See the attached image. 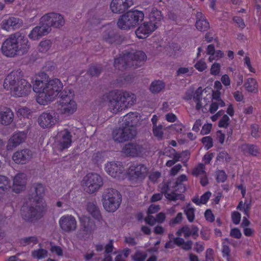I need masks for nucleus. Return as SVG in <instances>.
I'll return each instance as SVG.
<instances>
[{
	"label": "nucleus",
	"instance_id": "f257e3e1",
	"mask_svg": "<svg viewBox=\"0 0 261 261\" xmlns=\"http://www.w3.org/2000/svg\"><path fill=\"white\" fill-rule=\"evenodd\" d=\"M44 187L39 183L34 184L29 191L28 198L21 208V215L25 221L32 222L42 218L46 211L43 201Z\"/></svg>",
	"mask_w": 261,
	"mask_h": 261
},
{
	"label": "nucleus",
	"instance_id": "f03ea898",
	"mask_svg": "<svg viewBox=\"0 0 261 261\" xmlns=\"http://www.w3.org/2000/svg\"><path fill=\"white\" fill-rule=\"evenodd\" d=\"M34 92L39 94L37 101L45 105L47 102L53 101L55 98L60 99V94L63 91V84L58 79L43 81L37 79L33 86Z\"/></svg>",
	"mask_w": 261,
	"mask_h": 261
},
{
	"label": "nucleus",
	"instance_id": "7ed1b4c3",
	"mask_svg": "<svg viewBox=\"0 0 261 261\" xmlns=\"http://www.w3.org/2000/svg\"><path fill=\"white\" fill-rule=\"evenodd\" d=\"M138 112L129 113L124 116L120 122V126L112 132L113 140L123 143L133 139L137 134L136 125L139 121Z\"/></svg>",
	"mask_w": 261,
	"mask_h": 261
},
{
	"label": "nucleus",
	"instance_id": "20e7f679",
	"mask_svg": "<svg viewBox=\"0 0 261 261\" xmlns=\"http://www.w3.org/2000/svg\"><path fill=\"white\" fill-rule=\"evenodd\" d=\"M20 74L19 70L12 71L8 75L4 82V88L10 90L11 95L15 97L25 96L31 91V84L22 79Z\"/></svg>",
	"mask_w": 261,
	"mask_h": 261
},
{
	"label": "nucleus",
	"instance_id": "39448f33",
	"mask_svg": "<svg viewBox=\"0 0 261 261\" xmlns=\"http://www.w3.org/2000/svg\"><path fill=\"white\" fill-rule=\"evenodd\" d=\"M146 58V55L142 51L129 53L115 59L114 65L116 68L120 70L127 68L136 69L144 64Z\"/></svg>",
	"mask_w": 261,
	"mask_h": 261
},
{
	"label": "nucleus",
	"instance_id": "423d86ee",
	"mask_svg": "<svg viewBox=\"0 0 261 261\" xmlns=\"http://www.w3.org/2000/svg\"><path fill=\"white\" fill-rule=\"evenodd\" d=\"M144 17V13L141 11H128L119 16L117 24L121 30H129L135 28L142 22Z\"/></svg>",
	"mask_w": 261,
	"mask_h": 261
},
{
	"label": "nucleus",
	"instance_id": "0eeeda50",
	"mask_svg": "<svg viewBox=\"0 0 261 261\" xmlns=\"http://www.w3.org/2000/svg\"><path fill=\"white\" fill-rule=\"evenodd\" d=\"M102 201L103 207L107 211L114 212L120 205L121 195L114 189H106L102 194Z\"/></svg>",
	"mask_w": 261,
	"mask_h": 261
},
{
	"label": "nucleus",
	"instance_id": "6e6552de",
	"mask_svg": "<svg viewBox=\"0 0 261 261\" xmlns=\"http://www.w3.org/2000/svg\"><path fill=\"white\" fill-rule=\"evenodd\" d=\"M60 95L59 102L61 104L62 113L67 116L74 113L77 106L75 102L72 99L73 96L72 91L69 89H64Z\"/></svg>",
	"mask_w": 261,
	"mask_h": 261
},
{
	"label": "nucleus",
	"instance_id": "1a4fd4ad",
	"mask_svg": "<svg viewBox=\"0 0 261 261\" xmlns=\"http://www.w3.org/2000/svg\"><path fill=\"white\" fill-rule=\"evenodd\" d=\"M103 184L102 178L96 173H88L83 179L84 190L89 194H93L97 192Z\"/></svg>",
	"mask_w": 261,
	"mask_h": 261
},
{
	"label": "nucleus",
	"instance_id": "9d476101",
	"mask_svg": "<svg viewBox=\"0 0 261 261\" xmlns=\"http://www.w3.org/2000/svg\"><path fill=\"white\" fill-rule=\"evenodd\" d=\"M103 99L108 102L109 110L114 113L124 109L122 103L120 102L118 90L112 91L103 95Z\"/></svg>",
	"mask_w": 261,
	"mask_h": 261
},
{
	"label": "nucleus",
	"instance_id": "9b49d317",
	"mask_svg": "<svg viewBox=\"0 0 261 261\" xmlns=\"http://www.w3.org/2000/svg\"><path fill=\"white\" fill-rule=\"evenodd\" d=\"M171 181H168L164 184L161 188V193L153 194L150 199L151 202H156L162 199L163 194H164L165 197L169 200L175 201L180 196L179 194L174 193V192L169 193V186H171Z\"/></svg>",
	"mask_w": 261,
	"mask_h": 261
},
{
	"label": "nucleus",
	"instance_id": "f8f14e48",
	"mask_svg": "<svg viewBox=\"0 0 261 261\" xmlns=\"http://www.w3.org/2000/svg\"><path fill=\"white\" fill-rule=\"evenodd\" d=\"M148 169L144 164L132 166L129 173L130 178L137 181H142L147 176Z\"/></svg>",
	"mask_w": 261,
	"mask_h": 261
},
{
	"label": "nucleus",
	"instance_id": "ddd939ff",
	"mask_svg": "<svg viewBox=\"0 0 261 261\" xmlns=\"http://www.w3.org/2000/svg\"><path fill=\"white\" fill-rule=\"evenodd\" d=\"M43 22H46L49 27L60 28L64 24L63 17L59 13H49L42 16Z\"/></svg>",
	"mask_w": 261,
	"mask_h": 261
},
{
	"label": "nucleus",
	"instance_id": "4468645a",
	"mask_svg": "<svg viewBox=\"0 0 261 261\" xmlns=\"http://www.w3.org/2000/svg\"><path fill=\"white\" fill-rule=\"evenodd\" d=\"M13 36V34L11 35L3 43L2 46L3 53L7 57H14L18 54L16 46L17 41L15 40Z\"/></svg>",
	"mask_w": 261,
	"mask_h": 261
},
{
	"label": "nucleus",
	"instance_id": "2eb2a0df",
	"mask_svg": "<svg viewBox=\"0 0 261 261\" xmlns=\"http://www.w3.org/2000/svg\"><path fill=\"white\" fill-rule=\"evenodd\" d=\"M51 31L48 24L46 22H43L42 17L40 18V21L38 26L34 28L29 35L30 38L33 40H37L46 35Z\"/></svg>",
	"mask_w": 261,
	"mask_h": 261
},
{
	"label": "nucleus",
	"instance_id": "dca6fc26",
	"mask_svg": "<svg viewBox=\"0 0 261 261\" xmlns=\"http://www.w3.org/2000/svg\"><path fill=\"white\" fill-rule=\"evenodd\" d=\"M71 137V133L67 129H65L59 133L57 135L58 149L62 151L65 149L68 148L72 142Z\"/></svg>",
	"mask_w": 261,
	"mask_h": 261
},
{
	"label": "nucleus",
	"instance_id": "f3484780",
	"mask_svg": "<svg viewBox=\"0 0 261 261\" xmlns=\"http://www.w3.org/2000/svg\"><path fill=\"white\" fill-rule=\"evenodd\" d=\"M14 38L16 40V46L18 55H21L26 54L29 48L30 45L28 38L19 32L13 34Z\"/></svg>",
	"mask_w": 261,
	"mask_h": 261
},
{
	"label": "nucleus",
	"instance_id": "a211bd4d",
	"mask_svg": "<svg viewBox=\"0 0 261 261\" xmlns=\"http://www.w3.org/2000/svg\"><path fill=\"white\" fill-rule=\"evenodd\" d=\"M57 120L54 112H44L38 118L39 125L43 128H50L55 125Z\"/></svg>",
	"mask_w": 261,
	"mask_h": 261
},
{
	"label": "nucleus",
	"instance_id": "6ab92c4d",
	"mask_svg": "<svg viewBox=\"0 0 261 261\" xmlns=\"http://www.w3.org/2000/svg\"><path fill=\"white\" fill-rule=\"evenodd\" d=\"M133 5L132 0H112L110 4V9L114 13L121 14Z\"/></svg>",
	"mask_w": 261,
	"mask_h": 261
},
{
	"label": "nucleus",
	"instance_id": "aec40b11",
	"mask_svg": "<svg viewBox=\"0 0 261 261\" xmlns=\"http://www.w3.org/2000/svg\"><path fill=\"white\" fill-rule=\"evenodd\" d=\"M59 225L63 231L68 232L76 229V221L71 215L64 216L60 219Z\"/></svg>",
	"mask_w": 261,
	"mask_h": 261
},
{
	"label": "nucleus",
	"instance_id": "412c9836",
	"mask_svg": "<svg viewBox=\"0 0 261 261\" xmlns=\"http://www.w3.org/2000/svg\"><path fill=\"white\" fill-rule=\"evenodd\" d=\"M156 29V24L152 22H144L138 28L135 33L139 38L144 39Z\"/></svg>",
	"mask_w": 261,
	"mask_h": 261
},
{
	"label": "nucleus",
	"instance_id": "4be33fe9",
	"mask_svg": "<svg viewBox=\"0 0 261 261\" xmlns=\"http://www.w3.org/2000/svg\"><path fill=\"white\" fill-rule=\"evenodd\" d=\"M106 172L114 178H119L123 171V167L120 163L111 162L105 165Z\"/></svg>",
	"mask_w": 261,
	"mask_h": 261
},
{
	"label": "nucleus",
	"instance_id": "5701e85b",
	"mask_svg": "<svg viewBox=\"0 0 261 261\" xmlns=\"http://www.w3.org/2000/svg\"><path fill=\"white\" fill-rule=\"evenodd\" d=\"M27 132L22 131L15 133L9 140L7 145V150L12 149L23 142L27 138Z\"/></svg>",
	"mask_w": 261,
	"mask_h": 261
},
{
	"label": "nucleus",
	"instance_id": "b1692460",
	"mask_svg": "<svg viewBox=\"0 0 261 261\" xmlns=\"http://www.w3.org/2000/svg\"><path fill=\"white\" fill-rule=\"evenodd\" d=\"M32 158V152L29 149H24L15 152L13 155V160L17 164H24Z\"/></svg>",
	"mask_w": 261,
	"mask_h": 261
},
{
	"label": "nucleus",
	"instance_id": "393cba45",
	"mask_svg": "<svg viewBox=\"0 0 261 261\" xmlns=\"http://www.w3.org/2000/svg\"><path fill=\"white\" fill-rule=\"evenodd\" d=\"M80 229L85 234L92 233L96 228V225L93 220L89 217L83 216L80 218Z\"/></svg>",
	"mask_w": 261,
	"mask_h": 261
},
{
	"label": "nucleus",
	"instance_id": "a878e982",
	"mask_svg": "<svg viewBox=\"0 0 261 261\" xmlns=\"http://www.w3.org/2000/svg\"><path fill=\"white\" fill-rule=\"evenodd\" d=\"M26 176L23 173L17 174L14 178L12 190L16 193H19L23 191L26 186Z\"/></svg>",
	"mask_w": 261,
	"mask_h": 261
},
{
	"label": "nucleus",
	"instance_id": "bb28decb",
	"mask_svg": "<svg viewBox=\"0 0 261 261\" xmlns=\"http://www.w3.org/2000/svg\"><path fill=\"white\" fill-rule=\"evenodd\" d=\"M143 151L142 145L137 143H129L125 144L122 148V152L127 155L137 156L141 154Z\"/></svg>",
	"mask_w": 261,
	"mask_h": 261
},
{
	"label": "nucleus",
	"instance_id": "cd10ccee",
	"mask_svg": "<svg viewBox=\"0 0 261 261\" xmlns=\"http://www.w3.org/2000/svg\"><path fill=\"white\" fill-rule=\"evenodd\" d=\"M22 22L18 18L10 17L3 20L1 25L3 29L9 31L11 29L15 30L18 29L22 25Z\"/></svg>",
	"mask_w": 261,
	"mask_h": 261
},
{
	"label": "nucleus",
	"instance_id": "c85d7f7f",
	"mask_svg": "<svg viewBox=\"0 0 261 261\" xmlns=\"http://www.w3.org/2000/svg\"><path fill=\"white\" fill-rule=\"evenodd\" d=\"M118 92L121 97L120 102L122 103L124 109L135 103L136 97L134 94L120 90H118Z\"/></svg>",
	"mask_w": 261,
	"mask_h": 261
},
{
	"label": "nucleus",
	"instance_id": "c756f323",
	"mask_svg": "<svg viewBox=\"0 0 261 261\" xmlns=\"http://www.w3.org/2000/svg\"><path fill=\"white\" fill-rule=\"evenodd\" d=\"M198 228L194 225H192L191 227L188 225H185L179 229L176 233L178 236H180L183 233L184 237L187 239L192 236L194 239H196L199 236Z\"/></svg>",
	"mask_w": 261,
	"mask_h": 261
},
{
	"label": "nucleus",
	"instance_id": "7c9ffc66",
	"mask_svg": "<svg viewBox=\"0 0 261 261\" xmlns=\"http://www.w3.org/2000/svg\"><path fill=\"white\" fill-rule=\"evenodd\" d=\"M14 114L9 108L0 109V123L4 125L10 124L13 121Z\"/></svg>",
	"mask_w": 261,
	"mask_h": 261
},
{
	"label": "nucleus",
	"instance_id": "2f4dec72",
	"mask_svg": "<svg viewBox=\"0 0 261 261\" xmlns=\"http://www.w3.org/2000/svg\"><path fill=\"white\" fill-rule=\"evenodd\" d=\"M87 210L95 219L98 221L102 220V216L96 201L89 202L87 205Z\"/></svg>",
	"mask_w": 261,
	"mask_h": 261
},
{
	"label": "nucleus",
	"instance_id": "473e14b6",
	"mask_svg": "<svg viewBox=\"0 0 261 261\" xmlns=\"http://www.w3.org/2000/svg\"><path fill=\"white\" fill-rule=\"evenodd\" d=\"M241 149L244 153H249L254 156H257L260 154L258 147L254 144H244L242 145Z\"/></svg>",
	"mask_w": 261,
	"mask_h": 261
},
{
	"label": "nucleus",
	"instance_id": "72a5a7b5",
	"mask_svg": "<svg viewBox=\"0 0 261 261\" xmlns=\"http://www.w3.org/2000/svg\"><path fill=\"white\" fill-rule=\"evenodd\" d=\"M163 19V16L161 12L158 10L156 8H153L150 14V20L149 22H152L156 24V27L158 28L159 22Z\"/></svg>",
	"mask_w": 261,
	"mask_h": 261
},
{
	"label": "nucleus",
	"instance_id": "f704fd0d",
	"mask_svg": "<svg viewBox=\"0 0 261 261\" xmlns=\"http://www.w3.org/2000/svg\"><path fill=\"white\" fill-rule=\"evenodd\" d=\"M165 86V84L162 81L155 80L151 83L149 89L151 93L156 94L164 89Z\"/></svg>",
	"mask_w": 261,
	"mask_h": 261
},
{
	"label": "nucleus",
	"instance_id": "c9c22d12",
	"mask_svg": "<svg viewBox=\"0 0 261 261\" xmlns=\"http://www.w3.org/2000/svg\"><path fill=\"white\" fill-rule=\"evenodd\" d=\"M244 87L246 90L251 93L257 92V83L256 81L253 78H249L245 82Z\"/></svg>",
	"mask_w": 261,
	"mask_h": 261
},
{
	"label": "nucleus",
	"instance_id": "e433bc0d",
	"mask_svg": "<svg viewBox=\"0 0 261 261\" xmlns=\"http://www.w3.org/2000/svg\"><path fill=\"white\" fill-rule=\"evenodd\" d=\"M10 187V180L7 176L0 175V194L7 192Z\"/></svg>",
	"mask_w": 261,
	"mask_h": 261
},
{
	"label": "nucleus",
	"instance_id": "4c0bfd02",
	"mask_svg": "<svg viewBox=\"0 0 261 261\" xmlns=\"http://www.w3.org/2000/svg\"><path fill=\"white\" fill-rule=\"evenodd\" d=\"M103 40L109 44H112L116 40V36L113 30L108 29L102 34Z\"/></svg>",
	"mask_w": 261,
	"mask_h": 261
},
{
	"label": "nucleus",
	"instance_id": "58836bf2",
	"mask_svg": "<svg viewBox=\"0 0 261 261\" xmlns=\"http://www.w3.org/2000/svg\"><path fill=\"white\" fill-rule=\"evenodd\" d=\"M202 88L199 87L196 90L193 96V100L196 102V109L197 110H199L202 108L201 100L202 99Z\"/></svg>",
	"mask_w": 261,
	"mask_h": 261
},
{
	"label": "nucleus",
	"instance_id": "ea45409f",
	"mask_svg": "<svg viewBox=\"0 0 261 261\" xmlns=\"http://www.w3.org/2000/svg\"><path fill=\"white\" fill-rule=\"evenodd\" d=\"M38 238L35 236L29 237H25L21 239L20 240V243L21 245L23 246L29 245L31 243H33V244H36L38 243Z\"/></svg>",
	"mask_w": 261,
	"mask_h": 261
},
{
	"label": "nucleus",
	"instance_id": "a19ab883",
	"mask_svg": "<svg viewBox=\"0 0 261 261\" xmlns=\"http://www.w3.org/2000/svg\"><path fill=\"white\" fill-rule=\"evenodd\" d=\"M102 70L100 65H93L90 67L88 72L92 76H98Z\"/></svg>",
	"mask_w": 261,
	"mask_h": 261
},
{
	"label": "nucleus",
	"instance_id": "79ce46f5",
	"mask_svg": "<svg viewBox=\"0 0 261 261\" xmlns=\"http://www.w3.org/2000/svg\"><path fill=\"white\" fill-rule=\"evenodd\" d=\"M195 25L197 29L201 32L206 31L210 28L209 23L206 19L196 21Z\"/></svg>",
	"mask_w": 261,
	"mask_h": 261
},
{
	"label": "nucleus",
	"instance_id": "37998d69",
	"mask_svg": "<svg viewBox=\"0 0 261 261\" xmlns=\"http://www.w3.org/2000/svg\"><path fill=\"white\" fill-rule=\"evenodd\" d=\"M47 250L43 249H39L32 251V255L34 258L37 259H41L45 257L47 255Z\"/></svg>",
	"mask_w": 261,
	"mask_h": 261
},
{
	"label": "nucleus",
	"instance_id": "c03bdc74",
	"mask_svg": "<svg viewBox=\"0 0 261 261\" xmlns=\"http://www.w3.org/2000/svg\"><path fill=\"white\" fill-rule=\"evenodd\" d=\"M51 46V41L49 40L42 41L39 45L38 49L40 52H45L48 50Z\"/></svg>",
	"mask_w": 261,
	"mask_h": 261
},
{
	"label": "nucleus",
	"instance_id": "a18cd8bd",
	"mask_svg": "<svg viewBox=\"0 0 261 261\" xmlns=\"http://www.w3.org/2000/svg\"><path fill=\"white\" fill-rule=\"evenodd\" d=\"M195 209L193 207L187 206V208L185 210V213L187 216V219L189 222H192L195 219L194 214Z\"/></svg>",
	"mask_w": 261,
	"mask_h": 261
},
{
	"label": "nucleus",
	"instance_id": "49530a36",
	"mask_svg": "<svg viewBox=\"0 0 261 261\" xmlns=\"http://www.w3.org/2000/svg\"><path fill=\"white\" fill-rule=\"evenodd\" d=\"M204 166L202 164H199L195 167L193 171L192 174L193 175L197 176L200 175H204L205 172L204 171Z\"/></svg>",
	"mask_w": 261,
	"mask_h": 261
},
{
	"label": "nucleus",
	"instance_id": "de8ad7c7",
	"mask_svg": "<svg viewBox=\"0 0 261 261\" xmlns=\"http://www.w3.org/2000/svg\"><path fill=\"white\" fill-rule=\"evenodd\" d=\"M202 142L205 145L207 150L209 149L213 146V139L210 136L204 137L202 140Z\"/></svg>",
	"mask_w": 261,
	"mask_h": 261
},
{
	"label": "nucleus",
	"instance_id": "09e8293b",
	"mask_svg": "<svg viewBox=\"0 0 261 261\" xmlns=\"http://www.w3.org/2000/svg\"><path fill=\"white\" fill-rule=\"evenodd\" d=\"M182 219V214L181 213H178L176 216L172 219L169 223L171 226H174L176 224H179L181 222Z\"/></svg>",
	"mask_w": 261,
	"mask_h": 261
},
{
	"label": "nucleus",
	"instance_id": "8fccbe9b",
	"mask_svg": "<svg viewBox=\"0 0 261 261\" xmlns=\"http://www.w3.org/2000/svg\"><path fill=\"white\" fill-rule=\"evenodd\" d=\"M229 118L227 115H224L222 118L220 120L218 126L220 127H226L228 125Z\"/></svg>",
	"mask_w": 261,
	"mask_h": 261
},
{
	"label": "nucleus",
	"instance_id": "3c124183",
	"mask_svg": "<svg viewBox=\"0 0 261 261\" xmlns=\"http://www.w3.org/2000/svg\"><path fill=\"white\" fill-rule=\"evenodd\" d=\"M227 176L225 172L223 170H219L217 172V181L218 182H223L226 179Z\"/></svg>",
	"mask_w": 261,
	"mask_h": 261
},
{
	"label": "nucleus",
	"instance_id": "603ef678",
	"mask_svg": "<svg viewBox=\"0 0 261 261\" xmlns=\"http://www.w3.org/2000/svg\"><path fill=\"white\" fill-rule=\"evenodd\" d=\"M169 181H171V186H169V189L170 188H176L178 187H182L183 190H186V188L184 185L182 184V181L179 180V179L177 178L175 181L174 180H169Z\"/></svg>",
	"mask_w": 261,
	"mask_h": 261
},
{
	"label": "nucleus",
	"instance_id": "864d4df0",
	"mask_svg": "<svg viewBox=\"0 0 261 261\" xmlns=\"http://www.w3.org/2000/svg\"><path fill=\"white\" fill-rule=\"evenodd\" d=\"M163 126L161 125L159 126H153V133L154 136L161 138L162 137L163 133L162 132Z\"/></svg>",
	"mask_w": 261,
	"mask_h": 261
},
{
	"label": "nucleus",
	"instance_id": "5fc2aeb1",
	"mask_svg": "<svg viewBox=\"0 0 261 261\" xmlns=\"http://www.w3.org/2000/svg\"><path fill=\"white\" fill-rule=\"evenodd\" d=\"M161 207L159 205L151 204L147 211V213L149 215L154 214L159 212Z\"/></svg>",
	"mask_w": 261,
	"mask_h": 261
},
{
	"label": "nucleus",
	"instance_id": "6e6d98bb",
	"mask_svg": "<svg viewBox=\"0 0 261 261\" xmlns=\"http://www.w3.org/2000/svg\"><path fill=\"white\" fill-rule=\"evenodd\" d=\"M230 236L236 239H240L242 237V233L238 228H234L231 229L230 232Z\"/></svg>",
	"mask_w": 261,
	"mask_h": 261
},
{
	"label": "nucleus",
	"instance_id": "4d7b16f0",
	"mask_svg": "<svg viewBox=\"0 0 261 261\" xmlns=\"http://www.w3.org/2000/svg\"><path fill=\"white\" fill-rule=\"evenodd\" d=\"M220 65L219 63H215L213 64L211 69V73L213 75H217L219 73Z\"/></svg>",
	"mask_w": 261,
	"mask_h": 261
},
{
	"label": "nucleus",
	"instance_id": "13d9d810",
	"mask_svg": "<svg viewBox=\"0 0 261 261\" xmlns=\"http://www.w3.org/2000/svg\"><path fill=\"white\" fill-rule=\"evenodd\" d=\"M251 135L254 138H257L259 136V127L257 124H252L251 126Z\"/></svg>",
	"mask_w": 261,
	"mask_h": 261
},
{
	"label": "nucleus",
	"instance_id": "bf43d9fd",
	"mask_svg": "<svg viewBox=\"0 0 261 261\" xmlns=\"http://www.w3.org/2000/svg\"><path fill=\"white\" fill-rule=\"evenodd\" d=\"M232 222L235 224H238L241 220V214L238 212H233L231 214Z\"/></svg>",
	"mask_w": 261,
	"mask_h": 261
},
{
	"label": "nucleus",
	"instance_id": "052dcab7",
	"mask_svg": "<svg viewBox=\"0 0 261 261\" xmlns=\"http://www.w3.org/2000/svg\"><path fill=\"white\" fill-rule=\"evenodd\" d=\"M195 67L199 71H203L206 68V65L205 62L200 60L195 65Z\"/></svg>",
	"mask_w": 261,
	"mask_h": 261
},
{
	"label": "nucleus",
	"instance_id": "680f3d73",
	"mask_svg": "<svg viewBox=\"0 0 261 261\" xmlns=\"http://www.w3.org/2000/svg\"><path fill=\"white\" fill-rule=\"evenodd\" d=\"M211 196V193L209 191L205 192L204 194H203L200 199V203L201 204H205L208 200L210 199Z\"/></svg>",
	"mask_w": 261,
	"mask_h": 261
},
{
	"label": "nucleus",
	"instance_id": "e2e57ef3",
	"mask_svg": "<svg viewBox=\"0 0 261 261\" xmlns=\"http://www.w3.org/2000/svg\"><path fill=\"white\" fill-rule=\"evenodd\" d=\"M204 216L206 220L211 222L214 221V216L211 210L208 209L206 210L204 213Z\"/></svg>",
	"mask_w": 261,
	"mask_h": 261
},
{
	"label": "nucleus",
	"instance_id": "0e129e2a",
	"mask_svg": "<svg viewBox=\"0 0 261 261\" xmlns=\"http://www.w3.org/2000/svg\"><path fill=\"white\" fill-rule=\"evenodd\" d=\"M212 125L211 124H204L202 126V129L201 130V134L203 135L208 134L212 129Z\"/></svg>",
	"mask_w": 261,
	"mask_h": 261
},
{
	"label": "nucleus",
	"instance_id": "69168bd1",
	"mask_svg": "<svg viewBox=\"0 0 261 261\" xmlns=\"http://www.w3.org/2000/svg\"><path fill=\"white\" fill-rule=\"evenodd\" d=\"M161 176V173L159 172H155L151 173L149 176V179L150 181L155 182Z\"/></svg>",
	"mask_w": 261,
	"mask_h": 261
},
{
	"label": "nucleus",
	"instance_id": "338daca9",
	"mask_svg": "<svg viewBox=\"0 0 261 261\" xmlns=\"http://www.w3.org/2000/svg\"><path fill=\"white\" fill-rule=\"evenodd\" d=\"M213 250L211 248H208L206 250L205 252V261H212Z\"/></svg>",
	"mask_w": 261,
	"mask_h": 261
},
{
	"label": "nucleus",
	"instance_id": "774afa93",
	"mask_svg": "<svg viewBox=\"0 0 261 261\" xmlns=\"http://www.w3.org/2000/svg\"><path fill=\"white\" fill-rule=\"evenodd\" d=\"M233 20L237 23L239 27L244 28L245 26L243 20L240 17L235 16L233 18Z\"/></svg>",
	"mask_w": 261,
	"mask_h": 261
}]
</instances>
